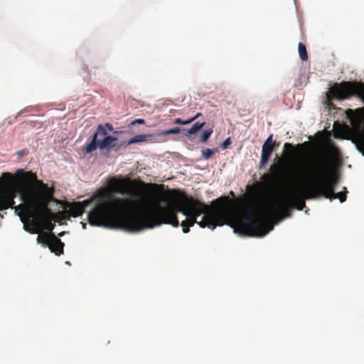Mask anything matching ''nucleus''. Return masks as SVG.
Here are the masks:
<instances>
[{
  "label": "nucleus",
  "mask_w": 364,
  "mask_h": 364,
  "mask_svg": "<svg viewBox=\"0 0 364 364\" xmlns=\"http://www.w3.org/2000/svg\"><path fill=\"white\" fill-rule=\"evenodd\" d=\"M230 198L220 197L213 202L211 208L199 203L192 197L188 201L187 216L181 225L184 233L189 232L190 227L197 223L200 227L215 229L216 226L228 225L235 232L242 236L261 235L258 226L259 218L253 210L246 212L232 211L229 207Z\"/></svg>",
  "instance_id": "f257e3e1"
},
{
  "label": "nucleus",
  "mask_w": 364,
  "mask_h": 364,
  "mask_svg": "<svg viewBox=\"0 0 364 364\" xmlns=\"http://www.w3.org/2000/svg\"><path fill=\"white\" fill-rule=\"evenodd\" d=\"M109 186L112 190L99 189L90 198L71 203L68 210L69 214L73 218L78 217L92 202H94L93 208L87 214L88 222L91 225L127 231V210L132 203L131 199L116 197L113 194V192L125 193L127 182L113 178L109 181Z\"/></svg>",
  "instance_id": "f03ea898"
},
{
  "label": "nucleus",
  "mask_w": 364,
  "mask_h": 364,
  "mask_svg": "<svg viewBox=\"0 0 364 364\" xmlns=\"http://www.w3.org/2000/svg\"><path fill=\"white\" fill-rule=\"evenodd\" d=\"M39 183L43 192L34 187L16 190L5 186L0 179V210L14 208L23 223V230L31 234L43 229V218L50 212L48 203L53 190L43 181Z\"/></svg>",
  "instance_id": "7ed1b4c3"
},
{
  "label": "nucleus",
  "mask_w": 364,
  "mask_h": 364,
  "mask_svg": "<svg viewBox=\"0 0 364 364\" xmlns=\"http://www.w3.org/2000/svg\"><path fill=\"white\" fill-rule=\"evenodd\" d=\"M189 197L184 193L175 196L174 201L166 207L156 204L153 208H137L136 201L131 199L132 203L127 210V231L138 232L144 229L153 228L161 224L179 226L178 213L187 216L188 201Z\"/></svg>",
  "instance_id": "20e7f679"
},
{
  "label": "nucleus",
  "mask_w": 364,
  "mask_h": 364,
  "mask_svg": "<svg viewBox=\"0 0 364 364\" xmlns=\"http://www.w3.org/2000/svg\"><path fill=\"white\" fill-rule=\"evenodd\" d=\"M312 187L306 178L302 183L292 191L287 198L277 199L273 203L262 205L259 212H255L257 217L259 218L261 224L258 226L261 235H251V237H261L266 235L274 228L272 223L273 218L282 220L291 216V210L296 208L302 210L306 206L305 200L316 198L317 197H309V193Z\"/></svg>",
  "instance_id": "39448f33"
},
{
  "label": "nucleus",
  "mask_w": 364,
  "mask_h": 364,
  "mask_svg": "<svg viewBox=\"0 0 364 364\" xmlns=\"http://www.w3.org/2000/svg\"><path fill=\"white\" fill-rule=\"evenodd\" d=\"M340 151L334 144L328 146V156L315 159L307 168L305 178L313 189L309 197L329 198L338 183L339 176L331 168V162L338 158Z\"/></svg>",
  "instance_id": "423d86ee"
},
{
  "label": "nucleus",
  "mask_w": 364,
  "mask_h": 364,
  "mask_svg": "<svg viewBox=\"0 0 364 364\" xmlns=\"http://www.w3.org/2000/svg\"><path fill=\"white\" fill-rule=\"evenodd\" d=\"M285 159L277 158V164H274L271 166V174H264L263 176L264 181L272 186L279 185L286 179L287 174L284 168L285 162L287 159L292 158L296 154V148L294 145L289 143L284 144Z\"/></svg>",
  "instance_id": "0eeeda50"
},
{
  "label": "nucleus",
  "mask_w": 364,
  "mask_h": 364,
  "mask_svg": "<svg viewBox=\"0 0 364 364\" xmlns=\"http://www.w3.org/2000/svg\"><path fill=\"white\" fill-rule=\"evenodd\" d=\"M112 131L113 127L109 123L98 125L92 141L85 146V152L91 153L96 150L97 148L103 150L114 147L117 144V139L107 135L109 132Z\"/></svg>",
  "instance_id": "6e6552de"
},
{
  "label": "nucleus",
  "mask_w": 364,
  "mask_h": 364,
  "mask_svg": "<svg viewBox=\"0 0 364 364\" xmlns=\"http://www.w3.org/2000/svg\"><path fill=\"white\" fill-rule=\"evenodd\" d=\"M53 239L50 242L48 248L50 250L55 253L57 256H60L64 253V243L55 235H52Z\"/></svg>",
  "instance_id": "1a4fd4ad"
},
{
  "label": "nucleus",
  "mask_w": 364,
  "mask_h": 364,
  "mask_svg": "<svg viewBox=\"0 0 364 364\" xmlns=\"http://www.w3.org/2000/svg\"><path fill=\"white\" fill-rule=\"evenodd\" d=\"M44 226L43 225V229L40 230L38 237H37V242L38 244H41L42 246L48 247L50 245V242H51L53 239V235H55L53 232H48L47 231H44Z\"/></svg>",
  "instance_id": "9d476101"
},
{
  "label": "nucleus",
  "mask_w": 364,
  "mask_h": 364,
  "mask_svg": "<svg viewBox=\"0 0 364 364\" xmlns=\"http://www.w3.org/2000/svg\"><path fill=\"white\" fill-rule=\"evenodd\" d=\"M274 145H267V144H263L262 148V154H261V160H260V164L261 166H264L267 161H269L274 149Z\"/></svg>",
  "instance_id": "9b49d317"
},
{
  "label": "nucleus",
  "mask_w": 364,
  "mask_h": 364,
  "mask_svg": "<svg viewBox=\"0 0 364 364\" xmlns=\"http://www.w3.org/2000/svg\"><path fill=\"white\" fill-rule=\"evenodd\" d=\"M205 125V122H196L195 123L191 128L186 131L185 133V136L191 138L192 135L196 134L201 128H203Z\"/></svg>",
  "instance_id": "f8f14e48"
},
{
  "label": "nucleus",
  "mask_w": 364,
  "mask_h": 364,
  "mask_svg": "<svg viewBox=\"0 0 364 364\" xmlns=\"http://www.w3.org/2000/svg\"><path fill=\"white\" fill-rule=\"evenodd\" d=\"M343 192L335 193L334 191L333 193L331 194L329 198L330 200L338 198L341 203L344 202L346 200V193H348L347 188L346 187L343 188Z\"/></svg>",
  "instance_id": "ddd939ff"
},
{
  "label": "nucleus",
  "mask_w": 364,
  "mask_h": 364,
  "mask_svg": "<svg viewBox=\"0 0 364 364\" xmlns=\"http://www.w3.org/2000/svg\"><path fill=\"white\" fill-rule=\"evenodd\" d=\"M299 54L301 60L306 61L308 60V54L306 46L303 43H299L298 46Z\"/></svg>",
  "instance_id": "4468645a"
},
{
  "label": "nucleus",
  "mask_w": 364,
  "mask_h": 364,
  "mask_svg": "<svg viewBox=\"0 0 364 364\" xmlns=\"http://www.w3.org/2000/svg\"><path fill=\"white\" fill-rule=\"evenodd\" d=\"M200 115H201L200 113H198L193 117H191V118L186 119V120H183V119H181L180 118H176L173 120V124H183V125L188 124L191 123L192 122H193L194 120H196L197 118H198Z\"/></svg>",
  "instance_id": "2eb2a0df"
},
{
  "label": "nucleus",
  "mask_w": 364,
  "mask_h": 364,
  "mask_svg": "<svg viewBox=\"0 0 364 364\" xmlns=\"http://www.w3.org/2000/svg\"><path fill=\"white\" fill-rule=\"evenodd\" d=\"M146 137H147V136L146 134L136 135L129 140V144H134V143L144 141L146 140Z\"/></svg>",
  "instance_id": "dca6fc26"
},
{
  "label": "nucleus",
  "mask_w": 364,
  "mask_h": 364,
  "mask_svg": "<svg viewBox=\"0 0 364 364\" xmlns=\"http://www.w3.org/2000/svg\"><path fill=\"white\" fill-rule=\"evenodd\" d=\"M213 132V129H205L200 136V141L203 143H205L209 139V137L211 136Z\"/></svg>",
  "instance_id": "f3484780"
},
{
  "label": "nucleus",
  "mask_w": 364,
  "mask_h": 364,
  "mask_svg": "<svg viewBox=\"0 0 364 364\" xmlns=\"http://www.w3.org/2000/svg\"><path fill=\"white\" fill-rule=\"evenodd\" d=\"M180 132H181V128L180 127H174V128H172V129H169L163 131L161 133V135L176 134L180 133Z\"/></svg>",
  "instance_id": "a211bd4d"
},
{
  "label": "nucleus",
  "mask_w": 364,
  "mask_h": 364,
  "mask_svg": "<svg viewBox=\"0 0 364 364\" xmlns=\"http://www.w3.org/2000/svg\"><path fill=\"white\" fill-rule=\"evenodd\" d=\"M215 151L210 149H205L202 151V156L205 159H208L214 154Z\"/></svg>",
  "instance_id": "6ab92c4d"
},
{
  "label": "nucleus",
  "mask_w": 364,
  "mask_h": 364,
  "mask_svg": "<svg viewBox=\"0 0 364 364\" xmlns=\"http://www.w3.org/2000/svg\"><path fill=\"white\" fill-rule=\"evenodd\" d=\"M3 178L6 181L7 183H12L14 182V177L11 173L6 172L2 175Z\"/></svg>",
  "instance_id": "aec40b11"
},
{
  "label": "nucleus",
  "mask_w": 364,
  "mask_h": 364,
  "mask_svg": "<svg viewBox=\"0 0 364 364\" xmlns=\"http://www.w3.org/2000/svg\"><path fill=\"white\" fill-rule=\"evenodd\" d=\"M358 148L364 155V136L360 139L358 144Z\"/></svg>",
  "instance_id": "412c9836"
},
{
  "label": "nucleus",
  "mask_w": 364,
  "mask_h": 364,
  "mask_svg": "<svg viewBox=\"0 0 364 364\" xmlns=\"http://www.w3.org/2000/svg\"><path fill=\"white\" fill-rule=\"evenodd\" d=\"M263 144L274 145L276 146V141H272V135H270Z\"/></svg>",
  "instance_id": "4be33fe9"
},
{
  "label": "nucleus",
  "mask_w": 364,
  "mask_h": 364,
  "mask_svg": "<svg viewBox=\"0 0 364 364\" xmlns=\"http://www.w3.org/2000/svg\"><path fill=\"white\" fill-rule=\"evenodd\" d=\"M143 124L145 123L144 120L142 119H137L136 120H134L132 124Z\"/></svg>",
  "instance_id": "5701e85b"
},
{
  "label": "nucleus",
  "mask_w": 364,
  "mask_h": 364,
  "mask_svg": "<svg viewBox=\"0 0 364 364\" xmlns=\"http://www.w3.org/2000/svg\"><path fill=\"white\" fill-rule=\"evenodd\" d=\"M230 144V138L227 139L223 144V147L224 149L227 148L228 145Z\"/></svg>",
  "instance_id": "b1692460"
},
{
  "label": "nucleus",
  "mask_w": 364,
  "mask_h": 364,
  "mask_svg": "<svg viewBox=\"0 0 364 364\" xmlns=\"http://www.w3.org/2000/svg\"><path fill=\"white\" fill-rule=\"evenodd\" d=\"M54 228V225L53 224H49V225L48 226L47 229H48V232H53L52 230H53Z\"/></svg>",
  "instance_id": "393cba45"
},
{
  "label": "nucleus",
  "mask_w": 364,
  "mask_h": 364,
  "mask_svg": "<svg viewBox=\"0 0 364 364\" xmlns=\"http://www.w3.org/2000/svg\"><path fill=\"white\" fill-rule=\"evenodd\" d=\"M28 173L31 176V179L36 180V174H34V173H31V172H30V173Z\"/></svg>",
  "instance_id": "a878e982"
},
{
  "label": "nucleus",
  "mask_w": 364,
  "mask_h": 364,
  "mask_svg": "<svg viewBox=\"0 0 364 364\" xmlns=\"http://www.w3.org/2000/svg\"><path fill=\"white\" fill-rule=\"evenodd\" d=\"M304 145H305V144H298V145H297V148L301 147V146H304Z\"/></svg>",
  "instance_id": "bb28decb"
},
{
  "label": "nucleus",
  "mask_w": 364,
  "mask_h": 364,
  "mask_svg": "<svg viewBox=\"0 0 364 364\" xmlns=\"http://www.w3.org/2000/svg\"><path fill=\"white\" fill-rule=\"evenodd\" d=\"M63 234H64V232H60L58 235H59V236H63Z\"/></svg>",
  "instance_id": "cd10ccee"
},
{
  "label": "nucleus",
  "mask_w": 364,
  "mask_h": 364,
  "mask_svg": "<svg viewBox=\"0 0 364 364\" xmlns=\"http://www.w3.org/2000/svg\"><path fill=\"white\" fill-rule=\"evenodd\" d=\"M98 139H103V136H98Z\"/></svg>",
  "instance_id": "c85d7f7f"
},
{
  "label": "nucleus",
  "mask_w": 364,
  "mask_h": 364,
  "mask_svg": "<svg viewBox=\"0 0 364 364\" xmlns=\"http://www.w3.org/2000/svg\"><path fill=\"white\" fill-rule=\"evenodd\" d=\"M0 218H3V215L1 214H0Z\"/></svg>",
  "instance_id": "c756f323"
}]
</instances>
